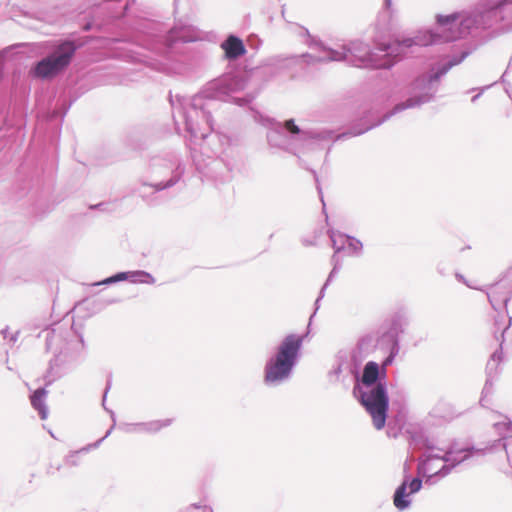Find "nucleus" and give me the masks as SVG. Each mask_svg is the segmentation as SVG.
Returning a JSON list of instances; mask_svg holds the SVG:
<instances>
[{
  "label": "nucleus",
  "mask_w": 512,
  "mask_h": 512,
  "mask_svg": "<svg viewBox=\"0 0 512 512\" xmlns=\"http://www.w3.org/2000/svg\"><path fill=\"white\" fill-rule=\"evenodd\" d=\"M39 336H44L45 347L47 351L52 350L56 345L59 350H55L54 358L49 362L48 384L53 382L56 378L61 377L69 370H71L79 361L80 350L84 348V339L80 335L77 341L65 340L60 333H56L54 329L46 328L41 331Z\"/></svg>",
  "instance_id": "10"
},
{
  "label": "nucleus",
  "mask_w": 512,
  "mask_h": 512,
  "mask_svg": "<svg viewBox=\"0 0 512 512\" xmlns=\"http://www.w3.org/2000/svg\"><path fill=\"white\" fill-rule=\"evenodd\" d=\"M493 426L495 428V431L501 436V438L495 440L490 446L478 448L475 447L474 445H462L458 440L454 439L449 442L446 449L435 447V450L442 452L445 455L444 460L446 462L454 464L456 461L463 459L461 461L462 464L475 456H484L487 453V451L501 448L502 450L505 451L509 465L512 468V462L507 451V445L504 442L506 438L512 436V422H496Z\"/></svg>",
  "instance_id": "12"
},
{
  "label": "nucleus",
  "mask_w": 512,
  "mask_h": 512,
  "mask_svg": "<svg viewBox=\"0 0 512 512\" xmlns=\"http://www.w3.org/2000/svg\"><path fill=\"white\" fill-rule=\"evenodd\" d=\"M387 370L381 369L375 361H368L362 375L354 377L353 394L369 413L377 430L384 428L388 416L389 395L387 391Z\"/></svg>",
  "instance_id": "6"
},
{
  "label": "nucleus",
  "mask_w": 512,
  "mask_h": 512,
  "mask_svg": "<svg viewBox=\"0 0 512 512\" xmlns=\"http://www.w3.org/2000/svg\"><path fill=\"white\" fill-rule=\"evenodd\" d=\"M479 290L487 294L489 303L495 311L501 308L506 310L512 297V266L498 281Z\"/></svg>",
  "instance_id": "15"
},
{
  "label": "nucleus",
  "mask_w": 512,
  "mask_h": 512,
  "mask_svg": "<svg viewBox=\"0 0 512 512\" xmlns=\"http://www.w3.org/2000/svg\"><path fill=\"white\" fill-rule=\"evenodd\" d=\"M511 4L512 0H482L474 8L499 35L512 30V24L506 22V10Z\"/></svg>",
  "instance_id": "14"
},
{
  "label": "nucleus",
  "mask_w": 512,
  "mask_h": 512,
  "mask_svg": "<svg viewBox=\"0 0 512 512\" xmlns=\"http://www.w3.org/2000/svg\"><path fill=\"white\" fill-rule=\"evenodd\" d=\"M455 278H456V280H457V281H459V282L463 283L464 285H466L467 287H469V288H471V289H476V290H479V289H480V288H478V287H475V286L471 285V284L467 281V279L464 277V275H462L461 273L456 272V273H455Z\"/></svg>",
  "instance_id": "41"
},
{
  "label": "nucleus",
  "mask_w": 512,
  "mask_h": 512,
  "mask_svg": "<svg viewBox=\"0 0 512 512\" xmlns=\"http://www.w3.org/2000/svg\"><path fill=\"white\" fill-rule=\"evenodd\" d=\"M8 332H9V327L8 326H6L5 328H3L1 330V335L3 336V338L6 339L8 337Z\"/></svg>",
  "instance_id": "45"
},
{
  "label": "nucleus",
  "mask_w": 512,
  "mask_h": 512,
  "mask_svg": "<svg viewBox=\"0 0 512 512\" xmlns=\"http://www.w3.org/2000/svg\"><path fill=\"white\" fill-rule=\"evenodd\" d=\"M256 120L268 128L267 141L270 147L296 156L307 151L323 149L334 136V132L330 129H302L295 124L294 119L279 123L258 115Z\"/></svg>",
  "instance_id": "4"
},
{
  "label": "nucleus",
  "mask_w": 512,
  "mask_h": 512,
  "mask_svg": "<svg viewBox=\"0 0 512 512\" xmlns=\"http://www.w3.org/2000/svg\"><path fill=\"white\" fill-rule=\"evenodd\" d=\"M26 111L22 103H8L0 98V151L19 147L24 139Z\"/></svg>",
  "instance_id": "11"
},
{
  "label": "nucleus",
  "mask_w": 512,
  "mask_h": 512,
  "mask_svg": "<svg viewBox=\"0 0 512 512\" xmlns=\"http://www.w3.org/2000/svg\"><path fill=\"white\" fill-rule=\"evenodd\" d=\"M246 78L239 74L225 73L208 82L192 97L173 96L169 93L172 117L176 127L182 122L190 140H205L213 131L212 110L217 100H225L231 93L243 90Z\"/></svg>",
  "instance_id": "2"
},
{
  "label": "nucleus",
  "mask_w": 512,
  "mask_h": 512,
  "mask_svg": "<svg viewBox=\"0 0 512 512\" xmlns=\"http://www.w3.org/2000/svg\"><path fill=\"white\" fill-rule=\"evenodd\" d=\"M108 206H110V203L100 202L96 205H90V209H99V210L105 211V210H107Z\"/></svg>",
  "instance_id": "42"
},
{
  "label": "nucleus",
  "mask_w": 512,
  "mask_h": 512,
  "mask_svg": "<svg viewBox=\"0 0 512 512\" xmlns=\"http://www.w3.org/2000/svg\"><path fill=\"white\" fill-rule=\"evenodd\" d=\"M340 239H343L344 245L346 244L348 249L351 250L353 255L359 256L362 253L363 244L362 242L354 236L338 233Z\"/></svg>",
  "instance_id": "28"
},
{
  "label": "nucleus",
  "mask_w": 512,
  "mask_h": 512,
  "mask_svg": "<svg viewBox=\"0 0 512 512\" xmlns=\"http://www.w3.org/2000/svg\"><path fill=\"white\" fill-rule=\"evenodd\" d=\"M361 364L362 361L357 353L340 350L335 356V365L328 375L338 379L343 372H347L353 377H358Z\"/></svg>",
  "instance_id": "17"
},
{
  "label": "nucleus",
  "mask_w": 512,
  "mask_h": 512,
  "mask_svg": "<svg viewBox=\"0 0 512 512\" xmlns=\"http://www.w3.org/2000/svg\"><path fill=\"white\" fill-rule=\"evenodd\" d=\"M388 355L383 359L380 367L381 369H387L388 366L392 365L396 356L399 354L400 346H388Z\"/></svg>",
  "instance_id": "31"
},
{
  "label": "nucleus",
  "mask_w": 512,
  "mask_h": 512,
  "mask_svg": "<svg viewBox=\"0 0 512 512\" xmlns=\"http://www.w3.org/2000/svg\"><path fill=\"white\" fill-rule=\"evenodd\" d=\"M382 13L387 15L388 21H390V19L393 17L395 13L392 0H384Z\"/></svg>",
  "instance_id": "35"
},
{
  "label": "nucleus",
  "mask_w": 512,
  "mask_h": 512,
  "mask_svg": "<svg viewBox=\"0 0 512 512\" xmlns=\"http://www.w3.org/2000/svg\"><path fill=\"white\" fill-rule=\"evenodd\" d=\"M485 19L473 8L469 12L437 14L435 21L439 31L433 29L419 30L413 37L379 42L374 47L361 40H353L342 46L341 50L327 48L322 42L316 43L324 53L323 56L302 54L306 63L324 61H344L354 67L364 69H391L406 57L414 46L425 47L444 42H453L471 36L480 43L495 37V31Z\"/></svg>",
  "instance_id": "1"
},
{
  "label": "nucleus",
  "mask_w": 512,
  "mask_h": 512,
  "mask_svg": "<svg viewBox=\"0 0 512 512\" xmlns=\"http://www.w3.org/2000/svg\"><path fill=\"white\" fill-rule=\"evenodd\" d=\"M155 25L147 20L140 21L135 28V34L116 41H133L139 46L159 54L170 55L182 52L185 43L201 39L199 31L192 25H175L169 31L155 32Z\"/></svg>",
  "instance_id": "7"
},
{
  "label": "nucleus",
  "mask_w": 512,
  "mask_h": 512,
  "mask_svg": "<svg viewBox=\"0 0 512 512\" xmlns=\"http://www.w3.org/2000/svg\"><path fill=\"white\" fill-rule=\"evenodd\" d=\"M18 335H19V331H17L14 334H12L11 337H10V342L15 343L17 341V339H18Z\"/></svg>",
  "instance_id": "46"
},
{
  "label": "nucleus",
  "mask_w": 512,
  "mask_h": 512,
  "mask_svg": "<svg viewBox=\"0 0 512 512\" xmlns=\"http://www.w3.org/2000/svg\"><path fill=\"white\" fill-rule=\"evenodd\" d=\"M80 452H87L86 450H83V448L79 451H74V452H71L67 457H66V463L71 465V466H76L78 463L75 459L76 455Z\"/></svg>",
  "instance_id": "39"
},
{
  "label": "nucleus",
  "mask_w": 512,
  "mask_h": 512,
  "mask_svg": "<svg viewBox=\"0 0 512 512\" xmlns=\"http://www.w3.org/2000/svg\"><path fill=\"white\" fill-rule=\"evenodd\" d=\"M150 181L158 190H167L180 182L185 173V164L175 151L153 157L150 164Z\"/></svg>",
  "instance_id": "13"
},
{
  "label": "nucleus",
  "mask_w": 512,
  "mask_h": 512,
  "mask_svg": "<svg viewBox=\"0 0 512 512\" xmlns=\"http://www.w3.org/2000/svg\"><path fill=\"white\" fill-rule=\"evenodd\" d=\"M220 47L224 52V58L229 62L238 60L247 52L243 40L235 34H229Z\"/></svg>",
  "instance_id": "20"
},
{
  "label": "nucleus",
  "mask_w": 512,
  "mask_h": 512,
  "mask_svg": "<svg viewBox=\"0 0 512 512\" xmlns=\"http://www.w3.org/2000/svg\"><path fill=\"white\" fill-rule=\"evenodd\" d=\"M304 335L288 334L265 363L264 383L278 386L288 381L301 357Z\"/></svg>",
  "instance_id": "8"
},
{
  "label": "nucleus",
  "mask_w": 512,
  "mask_h": 512,
  "mask_svg": "<svg viewBox=\"0 0 512 512\" xmlns=\"http://www.w3.org/2000/svg\"><path fill=\"white\" fill-rule=\"evenodd\" d=\"M508 341V345H510L512 347V336L509 337V333L506 335V340L505 342Z\"/></svg>",
  "instance_id": "47"
},
{
  "label": "nucleus",
  "mask_w": 512,
  "mask_h": 512,
  "mask_svg": "<svg viewBox=\"0 0 512 512\" xmlns=\"http://www.w3.org/2000/svg\"><path fill=\"white\" fill-rule=\"evenodd\" d=\"M110 388H111V382H110V380H108V382L106 384V387H105V390H104V394H103L102 405H103V408L110 414V417H111V420H112V425L107 430V432L105 433V435L102 438L97 440L95 443L90 444L87 447L83 448V450L89 451L91 448H97L112 433V431H113V429H114V427L116 425V415H115V412L113 410H111V409H108L105 406L106 397H107V394H108V391L110 390Z\"/></svg>",
  "instance_id": "26"
},
{
  "label": "nucleus",
  "mask_w": 512,
  "mask_h": 512,
  "mask_svg": "<svg viewBox=\"0 0 512 512\" xmlns=\"http://www.w3.org/2000/svg\"><path fill=\"white\" fill-rule=\"evenodd\" d=\"M233 100L239 106H246L252 102L253 98L250 95H246L242 98H233Z\"/></svg>",
  "instance_id": "40"
},
{
  "label": "nucleus",
  "mask_w": 512,
  "mask_h": 512,
  "mask_svg": "<svg viewBox=\"0 0 512 512\" xmlns=\"http://www.w3.org/2000/svg\"><path fill=\"white\" fill-rule=\"evenodd\" d=\"M338 234L336 235L334 232L331 233L330 239L332 242V247L334 249L335 254L341 252L344 249V241L341 239V243L338 244Z\"/></svg>",
  "instance_id": "36"
},
{
  "label": "nucleus",
  "mask_w": 512,
  "mask_h": 512,
  "mask_svg": "<svg viewBox=\"0 0 512 512\" xmlns=\"http://www.w3.org/2000/svg\"><path fill=\"white\" fill-rule=\"evenodd\" d=\"M501 359H502V348L500 347V351L496 350L491 355L490 359L487 362V365H486L487 376H494Z\"/></svg>",
  "instance_id": "30"
},
{
  "label": "nucleus",
  "mask_w": 512,
  "mask_h": 512,
  "mask_svg": "<svg viewBox=\"0 0 512 512\" xmlns=\"http://www.w3.org/2000/svg\"><path fill=\"white\" fill-rule=\"evenodd\" d=\"M47 390L45 387H39L34 390L30 395V402L32 407L38 412L39 417L44 420L48 416V408L45 404Z\"/></svg>",
  "instance_id": "23"
},
{
  "label": "nucleus",
  "mask_w": 512,
  "mask_h": 512,
  "mask_svg": "<svg viewBox=\"0 0 512 512\" xmlns=\"http://www.w3.org/2000/svg\"><path fill=\"white\" fill-rule=\"evenodd\" d=\"M339 269H340V266L335 264L333 266L332 270L330 271V273H329L325 283L323 284L322 288L320 289V292H319V295H318L317 299L315 300V303H314L315 310H314V313L311 315L310 320L312 319V317L316 314L317 310L319 309L320 301L325 296V291H326L327 287L330 285V283L332 282L334 277L337 275Z\"/></svg>",
  "instance_id": "29"
},
{
  "label": "nucleus",
  "mask_w": 512,
  "mask_h": 512,
  "mask_svg": "<svg viewBox=\"0 0 512 512\" xmlns=\"http://www.w3.org/2000/svg\"><path fill=\"white\" fill-rule=\"evenodd\" d=\"M125 277L122 281H128L134 284H149L152 285L156 282L154 276L144 270H134V271H121Z\"/></svg>",
  "instance_id": "24"
},
{
  "label": "nucleus",
  "mask_w": 512,
  "mask_h": 512,
  "mask_svg": "<svg viewBox=\"0 0 512 512\" xmlns=\"http://www.w3.org/2000/svg\"><path fill=\"white\" fill-rule=\"evenodd\" d=\"M512 326V317H509L508 324L505 325L503 321V316L499 315L494 318V336L496 340L500 341V347L502 348L503 343L506 340V335L508 334L509 328Z\"/></svg>",
  "instance_id": "27"
},
{
  "label": "nucleus",
  "mask_w": 512,
  "mask_h": 512,
  "mask_svg": "<svg viewBox=\"0 0 512 512\" xmlns=\"http://www.w3.org/2000/svg\"><path fill=\"white\" fill-rule=\"evenodd\" d=\"M161 191L162 190H158V188L153 185V181L142 180L138 194L148 206L154 207L160 205L163 202L161 196L158 195V193Z\"/></svg>",
  "instance_id": "22"
},
{
  "label": "nucleus",
  "mask_w": 512,
  "mask_h": 512,
  "mask_svg": "<svg viewBox=\"0 0 512 512\" xmlns=\"http://www.w3.org/2000/svg\"><path fill=\"white\" fill-rule=\"evenodd\" d=\"M134 1L135 0H105L102 4L103 6L101 10L108 12L107 20L93 18L91 21H88L83 25V30L89 31L94 28L101 30L104 26L108 25L110 21H120L126 15L127 10Z\"/></svg>",
  "instance_id": "16"
},
{
  "label": "nucleus",
  "mask_w": 512,
  "mask_h": 512,
  "mask_svg": "<svg viewBox=\"0 0 512 512\" xmlns=\"http://www.w3.org/2000/svg\"><path fill=\"white\" fill-rule=\"evenodd\" d=\"M476 89H477V88H473V89H471V90H467V93H470L471 91H474V90H476Z\"/></svg>",
  "instance_id": "48"
},
{
  "label": "nucleus",
  "mask_w": 512,
  "mask_h": 512,
  "mask_svg": "<svg viewBox=\"0 0 512 512\" xmlns=\"http://www.w3.org/2000/svg\"><path fill=\"white\" fill-rule=\"evenodd\" d=\"M443 77L444 76L440 74L438 69L432 64L426 72L417 76L409 84L407 88V98L404 101L397 103L390 111L376 121H371L373 115L369 112L362 117L359 122L353 124L347 131L338 134L334 140H344L362 135L372 128L381 125L399 112L406 109L417 108L423 104L432 102L439 90Z\"/></svg>",
  "instance_id": "3"
},
{
  "label": "nucleus",
  "mask_w": 512,
  "mask_h": 512,
  "mask_svg": "<svg viewBox=\"0 0 512 512\" xmlns=\"http://www.w3.org/2000/svg\"><path fill=\"white\" fill-rule=\"evenodd\" d=\"M179 512H213V508L207 504L193 503Z\"/></svg>",
  "instance_id": "34"
},
{
  "label": "nucleus",
  "mask_w": 512,
  "mask_h": 512,
  "mask_svg": "<svg viewBox=\"0 0 512 512\" xmlns=\"http://www.w3.org/2000/svg\"><path fill=\"white\" fill-rule=\"evenodd\" d=\"M408 324L409 321L404 314H394L390 319L388 328L382 334V338L387 340L388 345L400 346V336L405 332Z\"/></svg>",
  "instance_id": "18"
},
{
  "label": "nucleus",
  "mask_w": 512,
  "mask_h": 512,
  "mask_svg": "<svg viewBox=\"0 0 512 512\" xmlns=\"http://www.w3.org/2000/svg\"><path fill=\"white\" fill-rule=\"evenodd\" d=\"M172 423V419H163V420H153L149 422H139V423H131L125 424L124 430L127 433H147V434H155L158 433L163 428L170 426Z\"/></svg>",
  "instance_id": "21"
},
{
  "label": "nucleus",
  "mask_w": 512,
  "mask_h": 512,
  "mask_svg": "<svg viewBox=\"0 0 512 512\" xmlns=\"http://www.w3.org/2000/svg\"><path fill=\"white\" fill-rule=\"evenodd\" d=\"M494 376H487L484 387L482 389L480 405L485 406L486 397L493 393Z\"/></svg>",
  "instance_id": "32"
},
{
  "label": "nucleus",
  "mask_w": 512,
  "mask_h": 512,
  "mask_svg": "<svg viewBox=\"0 0 512 512\" xmlns=\"http://www.w3.org/2000/svg\"><path fill=\"white\" fill-rule=\"evenodd\" d=\"M84 44L85 41L75 36L56 40L48 53L32 65L31 76L41 80H52L63 74Z\"/></svg>",
  "instance_id": "9"
},
{
  "label": "nucleus",
  "mask_w": 512,
  "mask_h": 512,
  "mask_svg": "<svg viewBox=\"0 0 512 512\" xmlns=\"http://www.w3.org/2000/svg\"><path fill=\"white\" fill-rule=\"evenodd\" d=\"M489 87H490V86L488 85V86H485V87L479 88V89H478V90H479L478 94L474 95V96L471 98V101H472L473 103H475V102L480 98V96L483 94V92H484L486 89H488Z\"/></svg>",
  "instance_id": "43"
},
{
  "label": "nucleus",
  "mask_w": 512,
  "mask_h": 512,
  "mask_svg": "<svg viewBox=\"0 0 512 512\" xmlns=\"http://www.w3.org/2000/svg\"><path fill=\"white\" fill-rule=\"evenodd\" d=\"M311 172H312V173H313V175H314L315 181H316V183H317V190H318V192H319V194H320V196H321V200L323 201V196H322L321 188H320V186H319V180H318V176H317V174H316V171L312 170Z\"/></svg>",
  "instance_id": "44"
},
{
  "label": "nucleus",
  "mask_w": 512,
  "mask_h": 512,
  "mask_svg": "<svg viewBox=\"0 0 512 512\" xmlns=\"http://www.w3.org/2000/svg\"><path fill=\"white\" fill-rule=\"evenodd\" d=\"M125 276L123 274H121L120 272H117L101 281H98V282H95L93 283L92 285L93 286H101V285H112V284H116V283H119V282H122V279L124 278Z\"/></svg>",
  "instance_id": "33"
},
{
  "label": "nucleus",
  "mask_w": 512,
  "mask_h": 512,
  "mask_svg": "<svg viewBox=\"0 0 512 512\" xmlns=\"http://www.w3.org/2000/svg\"><path fill=\"white\" fill-rule=\"evenodd\" d=\"M436 270H437L438 274L443 277L448 276L450 273V269H449L447 263L444 261H439L437 263Z\"/></svg>",
  "instance_id": "38"
},
{
  "label": "nucleus",
  "mask_w": 512,
  "mask_h": 512,
  "mask_svg": "<svg viewBox=\"0 0 512 512\" xmlns=\"http://www.w3.org/2000/svg\"><path fill=\"white\" fill-rule=\"evenodd\" d=\"M70 106H71V103L66 104V102L64 101L62 104V107L60 109H55L53 111V115L51 117H60L63 119L64 116L66 115L68 109L70 108Z\"/></svg>",
  "instance_id": "37"
},
{
  "label": "nucleus",
  "mask_w": 512,
  "mask_h": 512,
  "mask_svg": "<svg viewBox=\"0 0 512 512\" xmlns=\"http://www.w3.org/2000/svg\"><path fill=\"white\" fill-rule=\"evenodd\" d=\"M445 455L434 453L433 448L427 449L419 459L417 464V475L412 477L408 473V465L405 463L404 475L401 483L395 489L393 494V504L399 511H404L411 506V495L418 493L423 487V483L434 485L451 473V471L461 464V460L454 464L444 460Z\"/></svg>",
  "instance_id": "5"
},
{
  "label": "nucleus",
  "mask_w": 512,
  "mask_h": 512,
  "mask_svg": "<svg viewBox=\"0 0 512 512\" xmlns=\"http://www.w3.org/2000/svg\"><path fill=\"white\" fill-rule=\"evenodd\" d=\"M477 45L466 43L462 46L459 53H454L451 56H445L441 61L433 63L438 69L440 74L445 76L453 67L461 64L472 52L476 49Z\"/></svg>",
  "instance_id": "19"
},
{
  "label": "nucleus",
  "mask_w": 512,
  "mask_h": 512,
  "mask_svg": "<svg viewBox=\"0 0 512 512\" xmlns=\"http://www.w3.org/2000/svg\"><path fill=\"white\" fill-rule=\"evenodd\" d=\"M375 341L376 338L373 334H365L359 338L356 347L351 352L357 353L358 357L362 360L375 347Z\"/></svg>",
  "instance_id": "25"
}]
</instances>
